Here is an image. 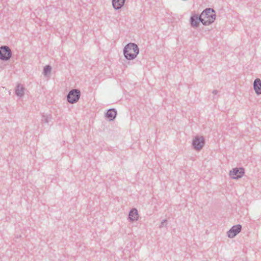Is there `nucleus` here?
<instances>
[{
	"mask_svg": "<svg viewBox=\"0 0 261 261\" xmlns=\"http://www.w3.org/2000/svg\"><path fill=\"white\" fill-rule=\"evenodd\" d=\"M139 53V48L134 43L127 44L123 49V55L127 60L135 59Z\"/></svg>",
	"mask_w": 261,
	"mask_h": 261,
	"instance_id": "nucleus-1",
	"label": "nucleus"
},
{
	"mask_svg": "<svg viewBox=\"0 0 261 261\" xmlns=\"http://www.w3.org/2000/svg\"><path fill=\"white\" fill-rule=\"evenodd\" d=\"M202 18V23L204 25H208L212 24L215 20L216 15L213 8H206L200 14Z\"/></svg>",
	"mask_w": 261,
	"mask_h": 261,
	"instance_id": "nucleus-2",
	"label": "nucleus"
},
{
	"mask_svg": "<svg viewBox=\"0 0 261 261\" xmlns=\"http://www.w3.org/2000/svg\"><path fill=\"white\" fill-rule=\"evenodd\" d=\"M81 96V91L79 89H72L70 90L67 96V99L68 102L71 104L76 103Z\"/></svg>",
	"mask_w": 261,
	"mask_h": 261,
	"instance_id": "nucleus-3",
	"label": "nucleus"
},
{
	"mask_svg": "<svg viewBox=\"0 0 261 261\" xmlns=\"http://www.w3.org/2000/svg\"><path fill=\"white\" fill-rule=\"evenodd\" d=\"M12 51L10 47L6 45L0 47V60L8 61L12 57Z\"/></svg>",
	"mask_w": 261,
	"mask_h": 261,
	"instance_id": "nucleus-4",
	"label": "nucleus"
},
{
	"mask_svg": "<svg viewBox=\"0 0 261 261\" xmlns=\"http://www.w3.org/2000/svg\"><path fill=\"white\" fill-rule=\"evenodd\" d=\"M205 144V140L202 136H196L192 141V146L197 151L201 149Z\"/></svg>",
	"mask_w": 261,
	"mask_h": 261,
	"instance_id": "nucleus-5",
	"label": "nucleus"
},
{
	"mask_svg": "<svg viewBox=\"0 0 261 261\" xmlns=\"http://www.w3.org/2000/svg\"><path fill=\"white\" fill-rule=\"evenodd\" d=\"M244 173L245 170L243 168H234L230 171L229 175L232 178L238 179L241 178Z\"/></svg>",
	"mask_w": 261,
	"mask_h": 261,
	"instance_id": "nucleus-6",
	"label": "nucleus"
},
{
	"mask_svg": "<svg viewBox=\"0 0 261 261\" xmlns=\"http://www.w3.org/2000/svg\"><path fill=\"white\" fill-rule=\"evenodd\" d=\"M242 229V225L238 224L233 226L227 232V236L229 238H233L236 237Z\"/></svg>",
	"mask_w": 261,
	"mask_h": 261,
	"instance_id": "nucleus-7",
	"label": "nucleus"
},
{
	"mask_svg": "<svg viewBox=\"0 0 261 261\" xmlns=\"http://www.w3.org/2000/svg\"><path fill=\"white\" fill-rule=\"evenodd\" d=\"M202 23V18L200 15L194 14L190 17V23L192 27L197 28L199 25V23Z\"/></svg>",
	"mask_w": 261,
	"mask_h": 261,
	"instance_id": "nucleus-8",
	"label": "nucleus"
},
{
	"mask_svg": "<svg viewBox=\"0 0 261 261\" xmlns=\"http://www.w3.org/2000/svg\"><path fill=\"white\" fill-rule=\"evenodd\" d=\"M139 218V215L138 210L135 208H132L129 212L128 216V219L130 222H134L138 220Z\"/></svg>",
	"mask_w": 261,
	"mask_h": 261,
	"instance_id": "nucleus-9",
	"label": "nucleus"
},
{
	"mask_svg": "<svg viewBox=\"0 0 261 261\" xmlns=\"http://www.w3.org/2000/svg\"><path fill=\"white\" fill-rule=\"evenodd\" d=\"M117 114V111L115 109H110L105 113V117L109 121H113L115 119Z\"/></svg>",
	"mask_w": 261,
	"mask_h": 261,
	"instance_id": "nucleus-10",
	"label": "nucleus"
},
{
	"mask_svg": "<svg viewBox=\"0 0 261 261\" xmlns=\"http://www.w3.org/2000/svg\"><path fill=\"white\" fill-rule=\"evenodd\" d=\"M253 88L257 95L261 94V80L259 79H256L253 83Z\"/></svg>",
	"mask_w": 261,
	"mask_h": 261,
	"instance_id": "nucleus-11",
	"label": "nucleus"
},
{
	"mask_svg": "<svg viewBox=\"0 0 261 261\" xmlns=\"http://www.w3.org/2000/svg\"><path fill=\"white\" fill-rule=\"evenodd\" d=\"M125 0H112V6L115 10L120 9L124 5Z\"/></svg>",
	"mask_w": 261,
	"mask_h": 261,
	"instance_id": "nucleus-12",
	"label": "nucleus"
},
{
	"mask_svg": "<svg viewBox=\"0 0 261 261\" xmlns=\"http://www.w3.org/2000/svg\"><path fill=\"white\" fill-rule=\"evenodd\" d=\"M15 94L20 97L23 96L24 94V88L20 84H19L17 85L15 91Z\"/></svg>",
	"mask_w": 261,
	"mask_h": 261,
	"instance_id": "nucleus-13",
	"label": "nucleus"
},
{
	"mask_svg": "<svg viewBox=\"0 0 261 261\" xmlns=\"http://www.w3.org/2000/svg\"><path fill=\"white\" fill-rule=\"evenodd\" d=\"M51 119V116L50 115L42 116L41 121L43 124H48L49 122Z\"/></svg>",
	"mask_w": 261,
	"mask_h": 261,
	"instance_id": "nucleus-14",
	"label": "nucleus"
},
{
	"mask_svg": "<svg viewBox=\"0 0 261 261\" xmlns=\"http://www.w3.org/2000/svg\"><path fill=\"white\" fill-rule=\"evenodd\" d=\"M51 70V66L48 65H46L43 69V73L44 76H47L50 73Z\"/></svg>",
	"mask_w": 261,
	"mask_h": 261,
	"instance_id": "nucleus-15",
	"label": "nucleus"
},
{
	"mask_svg": "<svg viewBox=\"0 0 261 261\" xmlns=\"http://www.w3.org/2000/svg\"><path fill=\"white\" fill-rule=\"evenodd\" d=\"M166 222H167L166 219H164L163 220H162V221L160 225L159 226V227L162 228V227H164L165 226V225H166Z\"/></svg>",
	"mask_w": 261,
	"mask_h": 261,
	"instance_id": "nucleus-16",
	"label": "nucleus"
},
{
	"mask_svg": "<svg viewBox=\"0 0 261 261\" xmlns=\"http://www.w3.org/2000/svg\"><path fill=\"white\" fill-rule=\"evenodd\" d=\"M218 93V91L217 90H214L213 91H212V93L214 94V95H216Z\"/></svg>",
	"mask_w": 261,
	"mask_h": 261,
	"instance_id": "nucleus-17",
	"label": "nucleus"
},
{
	"mask_svg": "<svg viewBox=\"0 0 261 261\" xmlns=\"http://www.w3.org/2000/svg\"><path fill=\"white\" fill-rule=\"evenodd\" d=\"M54 8V6H51V5H50V6H47V7H46V11H48V10H49V8Z\"/></svg>",
	"mask_w": 261,
	"mask_h": 261,
	"instance_id": "nucleus-18",
	"label": "nucleus"
}]
</instances>
